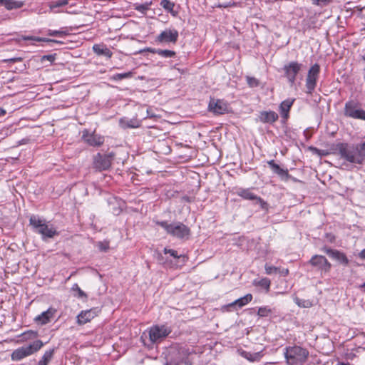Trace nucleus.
Segmentation results:
<instances>
[{"label":"nucleus","mask_w":365,"mask_h":365,"mask_svg":"<svg viewBox=\"0 0 365 365\" xmlns=\"http://www.w3.org/2000/svg\"><path fill=\"white\" fill-rule=\"evenodd\" d=\"M160 5L168 11H172L174 7V4L170 2L169 0H162Z\"/></svg>","instance_id":"37"},{"label":"nucleus","mask_w":365,"mask_h":365,"mask_svg":"<svg viewBox=\"0 0 365 365\" xmlns=\"http://www.w3.org/2000/svg\"><path fill=\"white\" fill-rule=\"evenodd\" d=\"M43 346V344L41 340H36L29 346L16 349L11 354V359L13 361H19L38 351Z\"/></svg>","instance_id":"4"},{"label":"nucleus","mask_w":365,"mask_h":365,"mask_svg":"<svg viewBox=\"0 0 365 365\" xmlns=\"http://www.w3.org/2000/svg\"><path fill=\"white\" fill-rule=\"evenodd\" d=\"M209 110L215 114H223L227 112V103L222 100L211 99L209 103Z\"/></svg>","instance_id":"12"},{"label":"nucleus","mask_w":365,"mask_h":365,"mask_svg":"<svg viewBox=\"0 0 365 365\" xmlns=\"http://www.w3.org/2000/svg\"><path fill=\"white\" fill-rule=\"evenodd\" d=\"M6 113V110L1 108H0V116L4 115Z\"/></svg>","instance_id":"48"},{"label":"nucleus","mask_w":365,"mask_h":365,"mask_svg":"<svg viewBox=\"0 0 365 365\" xmlns=\"http://www.w3.org/2000/svg\"><path fill=\"white\" fill-rule=\"evenodd\" d=\"M133 73L131 71L123 73H117L112 76V79L115 81H120L123 78H129L133 77Z\"/></svg>","instance_id":"30"},{"label":"nucleus","mask_w":365,"mask_h":365,"mask_svg":"<svg viewBox=\"0 0 365 365\" xmlns=\"http://www.w3.org/2000/svg\"><path fill=\"white\" fill-rule=\"evenodd\" d=\"M130 127L136 128L138 125H129Z\"/></svg>","instance_id":"49"},{"label":"nucleus","mask_w":365,"mask_h":365,"mask_svg":"<svg viewBox=\"0 0 365 365\" xmlns=\"http://www.w3.org/2000/svg\"><path fill=\"white\" fill-rule=\"evenodd\" d=\"M309 356V351L298 346L285 348L284 356L289 365H303Z\"/></svg>","instance_id":"2"},{"label":"nucleus","mask_w":365,"mask_h":365,"mask_svg":"<svg viewBox=\"0 0 365 365\" xmlns=\"http://www.w3.org/2000/svg\"><path fill=\"white\" fill-rule=\"evenodd\" d=\"M111 165V158L108 155L98 154L94 158V166L100 170L108 169Z\"/></svg>","instance_id":"16"},{"label":"nucleus","mask_w":365,"mask_h":365,"mask_svg":"<svg viewBox=\"0 0 365 365\" xmlns=\"http://www.w3.org/2000/svg\"><path fill=\"white\" fill-rule=\"evenodd\" d=\"M150 4H151V3L137 5V6H135V9L144 14L146 12V11H148L149 9Z\"/></svg>","instance_id":"38"},{"label":"nucleus","mask_w":365,"mask_h":365,"mask_svg":"<svg viewBox=\"0 0 365 365\" xmlns=\"http://www.w3.org/2000/svg\"><path fill=\"white\" fill-rule=\"evenodd\" d=\"M278 115L272 110L262 111L259 113L258 119L263 123H273L278 120Z\"/></svg>","instance_id":"19"},{"label":"nucleus","mask_w":365,"mask_h":365,"mask_svg":"<svg viewBox=\"0 0 365 365\" xmlns=\"http://www.w3.org/2000/svg\"><path fill=\"white\" fill-rule=\"evenodd\" d=\"M359 146V153L360 154V156L362 158V161L364 159L365 157V142Z\"/></svg>","instance_id":"42"},{"label":"nucleus","mask_w":365,"mask_h":365,"mask_svg":"<svg viewBox=\"0 0 365 365\" xmlns=\"http://www.w3.org/2000/svg\"><path fill=\"white\" fill-rule=\"evenodd\" d=\"M22 39L26 40V41L31 40V41H38V42H55V43L58 42L53 39L41 38V37L33 36H22Z\"/></svg>","instance_id":"28"},{"label":"nucleus","mask_w":365,"mask_h":365,"mask_svg":"<svg viewBox=\"0 0 365 365\" xmlns=\"http://www.w3.org/2000/svg\"><path fill=\"white\" fill-rule=\"evenodd\" d=\"M83 140L91 146H100L104 142V137L96 133L84 130L82 135Z\"/></svg>","instance_id":"11"},{"label":"nucleus","mask_w":365,"mask_h":365,"mask_svg":"<svg viewBox=\"0 0 365 365\" xmlns=\"http://www.w3.org/2000/svg\"><path fill=\"white\" fill-rule=\"evenodd\" d=\"M93 50L96 54L105 56L107 58H110L113 55L111 51L103 45L95 44L93 46Z\"/></svg>","instance_id":"23"},{"label":"nucleus","mask_w":365,"mask_h":365,"mask_svg":"<svg viewBox=\"0 0 365 365\" xmlns=\"http://www.w3.org/2000/svg\"><path fill=\"white\" fill-rule=\"evenodd\" d=\"M282 275L287 276L289 273V270L287 269H282V271L279 270V272Z\"/></svg>","instance_id":"47"},{"label":"nucleus","mask_w":365,"mask_h":365,"mask_svg":"<svg viewBox=\"0 0 365 365\" xmlns=\"http://www.w3.org/2000/svg\"><path fill=\"white\" fill-rule=\"evenodd\" d=\"M319 70V66L318 64H314L308 71L307 77L306 79V87L307 89V93H311L316 87Z\"/></svg>","instance_id":"7"},{"label":"nucleus","mask_w":365,"mask_h":365,"mask_svg":"<svg viewBox=\"0 0 365 365\" xmlns=\"http://www.w3.org/2000/svg\"><path fill=\"white\" fill-rule=\"evenodd\" d=\"M48 34L51 36H63L67 34L64 31L49 30Z\"/></svg>","instance_id":"40"},{"label":"nucleus","mask_w":365,"mask_h":365,"mask_svg":"<svg viewBox=\"0 0 365 365\" xmlns=\"http://www.w3.org/2000/svg\"><path fill=\"white\" fill-rule=\"evenodd\" d=\"M42 61L47 60L50 62H53L55 60V56L54 55H46L42 56L41 58Z\"/></svg>","instance_id":"44"},{"label":"nucleus","mask_w":365,"mask_h":365,"mask_svg":"<svg viewBox=\"0 0 365 365\" xmlns=\"http://www.w3.org/2000/svg\"><path fill=\"white\" fill-rule=\"evenodd\" d=\"M178 38V32L175 29H168L160 33L158 41L161 43H175Z\"/></svg>","instance_id":"15"},{"label":"nucleus","mask_w":365,"mask_h":365,"mask_svg":"<svg viewBox=\"0 0 365 365\" xmlns=\"http://www.w3.org/2000/svg\"><path fill=\"white\" fill-rule=\"evenodd\" d=\"M272 171L278 175L282 180H287L289 178V173L287 170L281 168L277 164L274 163V160L268 162Z\"/></svg>","instance_id":"21"},{"label":"nucleus","mask_w":365,"mask_h":365,"mask_svg":"<svg viewBox=\"0 0 365 365\" xmlns=\"http://www.w3.org/2000/svg\"><path fill=\"white\" fill-rule=\"evenodd\" d=\"M338 365H348V364H346L342 363V364H338Z\"/></svg>","instance_id":"52"},{"label":"nucleus","mask_w":365,"mask_h":365,"mask_svg":"<svg viewBox=\"0 0 365 365\" xmlns=\"http://www.w3.org/2000/svg\"><path fill=\"white\" fill-rule=\"evenodd\" d=\"M294 301L298 307L302 308H310L314 305L312 301L310 299H300L297 297L294 298Z\"/></svg>","instance_id":"27"},{"label":"nucleus","mask_w":365,"mask_h":365,"mask_svg":"<svg viewBox=\"0 0 365 365\" xmlns=\"http://www.w3.org/2000/svg\"><path fill=\"white\" fill-rule=\"evenodd\" d=\"M235 6V3H228V4H219L217 6L220 7V8H227V7H230V6Z\"/></svg>","instance_id":"45"},{"label":"nucleus","mask_w":365,"mask_h":365,"mask_svg":"<svg viewBox=\"0 0 365 365\" xmlns=\"http://www.w3.org/2000/svg\"><path fill=\"white\" fill-rule=\"evenodd\" d=\"M163 252H164L165 254H170L174 258L182 257L184 261L187 259V257L185 255H178V252L175 250H171V249H168V248L165 247L164 249Z\"/></svg>","instance_id":"32"},{"label":"nucleus","mask_w":365,"mask_h":365,"mask_svg":"<svg viewBox=\"0 0 365 365\" xmlns=\"http://www.w3.org/2000/svg\"><path fill=\"white\" fill-rule=\"evenodd\" d=\"M272 313L271 309L267 307H259L257 312V314L259 317H267Z\"/></svg>","instance_id":"33"},{"label":"nucleus","mask_w":365,"mask_h":365,"mask_svg":"<svg viewBox=\"0 0 365 365\" xmlns=\"http://www.w3.org/2000/svg\"><path fill=\"white\" fill-rule=\"evenodd\" d=\"M148 331L150 341L155 344L164 340L171 333V329L165 325H155L151 327Z\"/></svg>","instance_id":"5"},{"label":"nucleus","mask_w":365,"mask_h":365,"mask_svg":"<svg viewBox=\"0 0 365 365\" xmlns=\"http://www.w3.org/2000/svg\"><path fill=\"white\" fill-rule=\"evenodd\" d=\"M360 287L364 288L365 291V282L362 285H361Z\"/></svg>","instance_id":"50"},{"label":"nucleus","mask_w":365,"mask_h":365,"mask_svg":"<svg viewBox=\"0 0 365 365\" xmlns=\"http://www.w3.org/2000/svg\"><path fill=\"white\" fill-rule=\"evenodd\" d=\"M98 248L101 251H103V252H106V251H107L109 249L108 242H99L98 243Z\"/></svg>","instance_id":"41"},{"label":"nucleus","mask_w":365,"mask_h":365,"mask_svg":"<svg viewBox=\"0 0 365 365\" xmlns=\"http://www.w3.org/2000/svg\"><path fill=\"white\" fill-rule=\"evenodd\" d=\"M258 284L268 290L270 286V280L267 278H263L258 282Z\"/></svg>","instance_id":"39"},{"label":"nucleus","mask_w":365,"mask_h":365,"mask_svg":"<svg viewBox=\"0 0 365 365\" xmlns=\"http://www.w3.org/2000/svg\"><path fill=\"white\" fill-rule=\"evenodd\" d=\"M54 354V349L48 350L43 354L42 359L38 361V365H47L51 360Z\"/></svg>","instance_id":"26"},{"label":"nucleus","mask_w":365,"mask_h":365,"mask_svg":"<svg viewBox=\"0 0 365 365\" xmlns=\"http://www.w3.org/2000/svg\"><path fill=\"white\" fill-rule=\"evenodd\" d=\"M246 79L250 87L254 88L259 86V81L255 77L247 76Z\"/></svg>","instance_id":"36"},{"label":"nucleus","mask_w":365,"mask_h":365,"mask_svg":"<svg viewBox=\"0 0 365 365\" xmlns=\"http://www.w3.org/2000/svg\"><path fill=\"white\" fill-rule=\"evenodd\" d=\"M359 257L361 259H365V249L361 250L359 253Z\"/></svg>","instance_id":"46"},{"label":"nucleus","mask_w":365,"mask_h":365,"mask_svg":"<svg viewBox=\"0 0 365 365\" xmlns=\"http://www.w3.org/2000/svg\"><path fill=\"white\" fill-rule=\"evenodd\" d=\"M98 312L99 311L96 308L81 312V313L77 316V323L79 325H83L91 322L98 314Z\"/></svg>","instance_id":"13"},{"label":"nucleus","mask_w":365,"mask_h":365,"mask_svg":"<svg viewBox=\"0 0 365 365\" xmlns=\"http://www.w3.org/2000/svg\"><path fill=\"white\" fill-rule=\"evenodd\" d=\"M294 99H287L282 101L279 106V111L282 117L285 120L289 116V110L294 103Z\"/></svg>","instance_id":"20"},{"label":"nucleus","mask_w":365,"mask_h":365,"mask_svg":"<svg viewBox=\"0 0 365 365\" xmlns=\"http://www.w3.org/2000/svg\"><path fill=\"white\" fill-rule=\"evenodd\" d=\"M71 290L75 292L74 294V296L78 297V298H84V299H86L87 298V295L81 289V288L79 287V286L77 284H74L72 287H71Z\"/></svg>","instance_id":"29"},{"label":"nucleus","mask_w":365,"mask_h":365,"mask_svg":"<svg viewBox=\"0 0 365 365\" xmlns=\"http://www.w3.org/2000/svg\"><path fill=\"white\" fill-rule=\"evenodd\" d=\"M335 151L343 159L351 163L361 164L362 158L359 153V146L347 143H339L335 147Z\"/></svg>","instance_id":"1"},{"label":"nucleus","mask_w":365,"mask_h":365,"mask_svg":"<svg viewBox=\"0 0 365 365\" xmlns=\"http://www.w3.org/2000/svg\"><path fill=\"white\" fill-rule=\"evenodd\" d=\"M312 266L317 267L322 272H327L331 268V264L327 261L325 257L322 255H314L309 261Z\"/></svg>","instance_id":"14"},{"label":"nucleus","mask_w":365,"mask_h":365,"mask_svg":"<svg viewBox=\"0 0 365 365\" xmlns=\"http://www.w3.org/2000/svg\"><path fill=\"white\" fill-rule=\"evenodd\" d=\"M302 64L296 61H292L284 66L285 76L291 85H293L296 80L297 73L302 68Z\"/></svg>","instance_id":"9"},{"label":"nucleus","mask_w":365,"mask_h":365,"mask_svg":"<svg viewBox=\"0 0 365 365\" xmlns=\"http://www.w3.org/2000/svg\"><path fill=\"white\" fill-rule=\"evenodd\" d=\"M332 0H313V4L318 6H324L330 3Z\"/></svg>","instance_id":"43"},{"label":"nucleus","mask_w":365,"mask_h":365,"mask_svg":"<svg viewBox=\"0 0 365 365\" xmlns=\"http://www.w3.org/2000/svg\"><path fill=\"white\" fill-rule=\"evenodd\" d=\"M344 113L346 116L365 120V111L358 108L354 101L347 102L345 105Z\"/></svg>","instance_id":"8"},{"label":"nucleus","mask_w":365,"mask_h":365,"mask_svg":"<svg viewBox=\"0 0 365 365\" xmlns=\"http://www.w3.org/2000/svg\"><path fill=\"white\" fill-rule=\"evenodd\" d=\"M252 295L251 294H247L245 296H244L240 299H237L235 301H234L233 302L227 304V307H237L238 308H241V307L245 306L246 304H247L249 302H250L252 301Z\"/></svg>","instance_id":"22"},{"label":"nucleus","mask_w":365,"mask_h":365,"mask_svg":"<svg viewBox=\"0 0 365 365\" xmlns=\"http://www.w3.org/2000/svg\"><path fill=\"white\" fill-rule=\"evenodd\" d=\"M156 53L158 55L165 57V58H171L175 55V53L170 50H161L158 49L156 51Z\"/></svg>","instance_id":"31"},{"label":"nucleus","mask_w":365,"mask_h":365,"mask_svg":"<svg viewBox=\"0 0 365 365\" xmlns=\"http://www.w3.org/2000/svg\"><path fill=\"white\" fill-rule=\"evenodd\" d=\"M30 224L36 229V231L43 237H53L56 233L53 227H49L43 220L35 216L31 217Z\"/></svg>","instance_id":"6"},{"label":"nucleus","mask_w":365,"mask_h":365,"mask_svg":"<svg viewBox=\"0 0 365 365\" xmlns=\"http://www.w3.org/2000/svg\"><path fill=\"white\" fill-rule=\"evenodd\" d=\"M264 269L267 274H277L279 272V269L278 267L269 265L267 264H265Z\"/></svg>","instance_id":"34"},{"label":"nucleus","mask_w":365,"mask_h":365,"mask_svg":"<svg viewBox=\"0 0 365 365\" xmlns=\"http://www.w3.org/2000/svg\"><path fill=\"white\" fill-rule=\"evenodd\" d=\"M24 4L23 1L14 0H4V6L7 10L21 8Z\"/></svg>","instance_id":"24"},{"label":"nucleus","mask_w":365,"mask_h":365,"mask_svg":"<svg viewBox=\"0 0 365 365\" xmlns=\"http://www.w3.org/2000/svg\"><path fill=\"white\" fill-rule=\"evenodd\" d=\"M157 224L164 228L168 234L179 239L188 238L190 235V228L181 222L168 224L167 222H158Z\"/></svg>","instance_id":"3"},{"label":"nucleus","mask_w":365,"mask_h":365,"mask_svg":"<svg viewBox=\"0 0 365 365\" xmlns=\"http://www.w3.org/2000/svg\"><path fill=\"white\" fill-rule=\"evenodd\" d=\"M4 0H0V5H4Z\"/></svg>","instance_id":"51"},{"label":"nucleus","mask_w":365,"mask_h":365,"mask_svg":"<svg viewBox=\"0 0 365 365\" xmlns=\"http://www.w3.org/2000/svg\"><path fill=\"white\" fill-rule=\"evenodd\" d=\"M241 354L244 358L247 359L250 361H259L262 356L261 352L250 353L247 351H242Z\"/></svg>","instance_id":"25"},{"label":"nucleus","mask_w":365,"mask_h":365,"mask_svg":"<svg viewBox=\"0 0 365 365\" xmlns=\"http://www.w3.org/2000/svg\"><path fill=\"white\" fill-rule=\"evenodd\" d=\"M56 313V309L50 307L46 311L42 312L41 314L35 317V322L39 324H46L54 317Z\"/></svg>","instance_id":"17"},{"label":"nucleus","mask_w":365,"mask_h":365,"mask_svg":"<svg viewBox=\"0 0 365 365\" xmlns=\"http://www.w3.org/2000/svg\"><path fill=\"white\" fill-rule=\"evenodd\" d=\"M237 194L243 199L255 200V203L259 204L262 209H267V203L260 197L253 193L250 189H240L237 190Z\"/></svg>","instance_id":"10"},{"label":"nucleus","mask_w":365,"mask_h":365,"mask_svg":"<svg viewBox=\"0 0 365 365\" xmlns=\"http://www.w3.org/2000/svg\"><path fill=\"white\" fill-rule=\"evenodd\" d=\"M68 4V0H57L50 5V9H53L54 8L61 7V6L67 5Z\"/></svg>","instance_id":"35"},{"label":"nucleus","mask_w":365,"mask_h":365,"mask_svg":"<svg viewBox=\"0 0 365 365\" xmlns=\"http://www.w3.org/2000/svg\"><path fill=\"white\" fill-rule=\"evenodd\" d=\"M324 252H326L329 257L339 262L340 263L347 265L349 264V259L344 253L340 251L324 248Z\"/></svg>","instance_id":"18"}]
</instances>
